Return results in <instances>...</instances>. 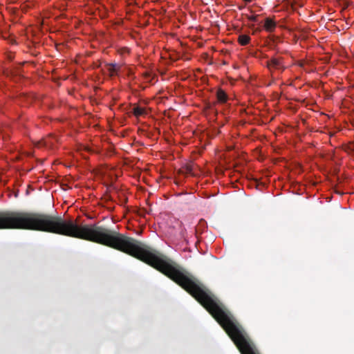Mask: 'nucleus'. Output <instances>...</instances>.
<instances>
[{
  "instance_id": "nucleus-8",
  "label": "nucleus",
  "mask_w": 354,
  "mask_h": 354,
  "mask_svg": "<svg viewBox=\"0 0 354 354\" xmlns=\"http://www.w3.org/2000/svg\"><path fill=\"white\" fill-rule=\"evenodd\" d=\"M256 18H257V17H253L251 19V20H252V21H255V20H256Z\"/></svg>"
},
{
  "instance_id": "nucleus-2",
  "label": "nucleus",
  "mask_w": 354,
  "mask_h": 354,
  "mask_svg": "<svg viewBox=\"0 0 354 354\" xmlns=\"http://www.w3.org/2000/svg\"><path fill=\"white\" fill-rule=\"evenodd\" d=\"M268 66L270 70L272 68L279 69L282 66L281 62L279 59L273 58L268 62Z\"/></svg>"
},
{
  "instance_id": "nucleus-4",
  "label": "nucleus",
  "mask_w": 354,
  "mask_h": 354,
  "mask_svg": "<svg viewBox=\"0 0 354 354\" xmlns=\"http://www.w3.org/2000/svg\"><path fill=\"white\" fill-rule=\"evenodd\" d=\"M250 41V37L247 35H240L238 37V41L242 46L248 44Z\"/></svg>"
},
{
  "instance_id": "nucleus-7",
  "label": "nucleus",
  "mask_w": 354,
  "mask_h": 354,
  "mask_svg": "<svg viewBox=\"0 0 354 354\" xmlns=\"http://www.w3.org/2000/svg\"><path fill=\"white\" fill-rule=\"evenodd\" d=\"M246 3H250L252 1V0H243Z\"/></svg>"
},
{
  "instance_id": "nucleus-3",
  "label": "nucleus",
  "mask_w": 354,
  "mask_h": 354,
  "mask_svg": "<svg viewBox=\"0 0 354 354\" xmlns=\"http://www.w3.org/2000/svg\"><path fill=\"white\" fill-rule=\"evenodd\" d=\"M216 98L218 102L225 103L227 102L228 97L226 93L222 90L218 89L216 92Z\"/></svg>"
},
{
  "instance_id": "nucleus-5",
  "label": "nucleus",
  "mask_w": 354,
  "mask_h": 354,
  "mask_svg": "<svg viewBox=\"0 0 354 354\" xmlns=\"http://www.w3.org/2000/svg\"><path fill=\"white\" fill-rule=\"evenodd\" d=\"M119 68L120 67L116 64L112 63L108 64V71L111 75H116Z\"/></svg>"
},
{
  "instance_id": "nucleus-6",
  "label": "nucleus",
  "mask_w": 354,
  "mask_h": 354,
  "mask_svg": "<svg viewBox=\"0 0 354 354\" xmlns=\"http://www.w3.org/2000/svg\"><path fill=\"white\" fill-rule=\"evenodd\" d=\"M145 109L140 106H135L133 109V113L135 116L139 117L145 114Z\"/></svg>"
},
{
  "instance_id": "nucleus-1",
  "label": "nucleus",
  "mask_w": 354,
  "mask_h": 354,
  "mask_svg": "<svg viewBox=\"0 0 354 354\" xmlns=\"http://www.w3.org/2000/svg\"><path fill=\"white\" fill-rule=\"evenodd\" d=\"M264 28L267 32H272L277 27L276 22L271 18L267 17L265 19Z\"/></svg>"
}]
</instances>
